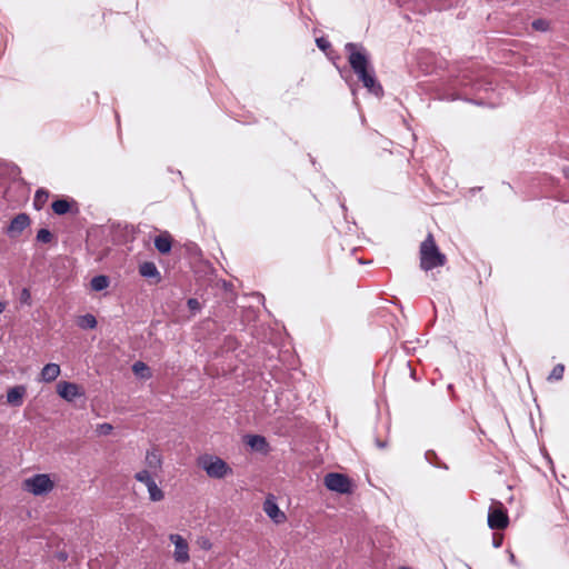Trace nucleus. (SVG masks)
I'll return each instance as SVG.
<instances>
[{"mask_svg":"<svg viewBox=\"0 0 569 569\" xmlns=\"http://www.w3.org/2000/svg\"><path fill=\"white\" fill-rule=\"evenodd\" d=\"M147 489L151 501H161L163 499V491L158 487L154 480L149 481Z\"/></svg>","mask_w":569,"mask_h":569,"instance_id":"19","label":"nucleus"},{"mask_svg":"<svg viewBox=\"0 0 569 569\" xmlns=\"http://www.w3.org/2000/svg\"><path fill=\"white\" fill-rule=\"evenodd\" d=\"M134 478L137 481L144 483L146 487L148 486L149 481L154 480L148 470H141L137 472L134 475Z\"/></svg>","mask_w":569,"mask_h":569,"instance_id":"26","label":"nucleus"},{"mask_svg":"<svg viewBox=\"0 0 569 569\" xmlns=\"http://www.w3.org/2000/svg\"><path fill=\"white\" fill-rule=\"evenodd\" d=\"M508 523V515L500 502H497L489 508L488 526L490 529H505Z\"/></svg>","mask_w":569,"mask_h":569,"instance_id":"6","label":"nucleus"},{"mask_svg":"<svg viewBox=\"0 0 569 569\" xmlns=\"http://www.w3.org/2000/svg\"><path fill=\"white\" fill-rule=\"evenodd\" d=\"M26 395L27 387L24 385L11 387L7 391V402L12 407H21Z\"/></svg>","mask_w":569,"mask_h":569,"instance_id":"11","label":"nucleus"},{"mask_svg":"<svg viewBox=\"0 0 569 569\" xmlns=\"http://www.w3.org/2000/svg\"><path fill=\"white\" fill-rule=\"evenodd\" d=\"M247 443L256 451L263 452L268 449V442L264 437L259 435L248 436Z\"/></svg>","mask_w":569,"mask_h":569,"instance_id":"16","label":"nucleus"},{"mask_svg":"<svg viewBox=\"0 0 569 569\" xmlns=\"http://www.w3.org/2000/svg\"><path fill=\"white\" fill-rule=\"evenodd\" d=\"M489 84H490V83H483V82H481V81H475V82L472 83V87L475 88V90H481V89H483V90H488V87H487V86H489Z\"/></svg>","mask_w":569,"mask_h":569,"instance_id":"33","label":"nucleus"},{"mask_svg":"<svg viewBox=\"0 0 569 569\" xmlns=\"http://www.w3.org/2000/svg\"><path fill=\"white\" fill-rule=\"evenodd\" d=\"M30 226V218L27 213L17 214L6 228V234L11 238H18Z\"/></svg>","mask_w":569,"mask_h":569,"instance_id":"8","label":"nucleus"},{"mask_svg":"<svg viewBox=\"0 0 569 569\" xmlns=\"http://www.w3.org/2000/svg\"><path fill=\"white\" fill-rule=\"evenodd\" d=\"M113 427L110 425V423H100L98 425L97 427V432L100 435V436H108L111 433Z\"/></svg>","mask_w":569,"mask_h":569,"instance_id":"28","label":"nucleus"},{"mask_svg":"<svg viewBox=\"0 0 569 569\" xmlns=\"http://www.w3.org/2000/svg\"><path fill=\"white\" fill-rule=\"evenodd\" d=\"M22 488L33 496H44L53 490L54 482L47 473H37L23 480Z\"/></svg>","mask_w":569,"mask_h":569,"instance_id":"3","label":"nucleus"},{"mask_svg":"<svg viewBox=\"0 0 569 569\" xmlns=\"http://www.w3.org/2000/svg\"><path fill=\"white\" fill-rule=\"evenodd\" d=\"M443 99L457 100V99H465V98L461 93H449V94L445 96Z\"/></svg>","mask_w":569,"mask_h":569,"instance_id":"34","label":"nucleus"},{"mask_svg":"<svg viewBox=\"0 0 569 569\" xmlns=\"http://www.w3.org/2000/svg\"><path fill=\"white\" fill-rule=\"evenodd\" d=\"M187 306L192 313H196L201 310V303L196 298H189L187 301Z\"/></svg>","mask_w":569,"mask_h":569,"instance_id":"27","label":"nucleus"},{"mask_svg":"<svg viewBox=\"0 0 569 569\" xmlns=\"http://www.w3.org/2000/svg\"><path fill=\"white\" fill-rule=\"evenodd\" d=\"M345 51L348 53V62L351 69L363 87L376 97H381L383 89L376 78L367 49L361 43L348 42L345 46Z\"/></svg>","mask_w":569,"mask_h":569,"instance_id":"1","label":"nucleus"},{"mask_svg":"<svg viewBox=\"0 0 569 569\" xmlns=\"http://www.w3.org/2000/svg\"><path fill=\"white\" fill-rule=\"evenodd\" d=\"M425 458H426V460H427L430 465H432V466H435V467H437V468L448 469V466H447V465H445V463H442V462H440V461H439L438 456H437V453H436L433 450H428V451L425 453Z\"/></svg>","mask_w":569,"mask_h":569,"instance_id":"22","label":"nucleus"},{"mask_svg":"<svg viewBox=\"0 0 569 569\" xmlns=\"http://www.w3.org/2000/svg\"><path fill=\"white\" fill-rule=\"evenodd\" d=\"M447 258L440 252L433 236L429 233L420 244V267L425 271L445 266Z\"/></svg>","mask_w":569,"mask_h":569,"instance_id":"2","label":"nucleus"},{"mask_svg":"<svg viewBox=\"0 0 569 569\" xmlns=\"http://www.w3.org/2000/svg\"><path fill=\"white\" fill-rule=\"evenodd\" d=\"M48 197V192L40 189L36 192V197H34V203H37L38 201H44Z\"/></svg>","mask_w":569,"mask_h":569,"instance_id":"30","label":"nucleus"},{"mask_svg":"<svg viewBox=\"0 0 569 569\" xmlns=\"http://www.w3.org/2000/svg\"><path fill=\"white\" fill-rule=\"evenodd\" d=\"M154 247L162 254L169 253L172 247L171 237L168 233L156 237Z\"/></svg>","mask_w":569,"mask_h":569,"instance_id":"15","label":"nucleus"},{"mask_svg":"<svg viewBox=\"0 0 569 569\" xmlns=\"http://www.w3.org/2000/svg\"><path fill=\"white\" fill-rule=\"evenodd\" d=\"M376 445L379 447V448H385L387 445L385 441H380V440H376Z\"/></svg>","mask_w":569,"mask_h":569,"instance_id":"38","label":"nucleus"},{"mask_svg":"<svg viewBox=\"0 0 569 569\" xmlns=\"http://www.w3.org/2000/svg\"><path fill=\"white\" fill-rule=\"evenodd\" d=\"M563 372H565V366L559 363V365H556L552 369V371L550 372L549 377H548V380H561L562 377H563Z\"/></svg>","mask_w":569,"mask_h":569,"instance_id":"25","label":"nucleus"},{"mask_svg":"<svg viewBox=\"0 0 569 569\" xmlns=\"http://www.w3.org/2000/svg\"><path fill=\"white\" fill-rule=\"evenodd\" d=\"M200 467L210 478L222 479L232 473V469L221 458L216 456H203L199 460Z\"/></svg>","mask_w":569,"mask_h":569,"instance_id":"4","label":"nucleus"},{"mask_svg":"<svg viewBox=\"0 0 569 569\" xmlns=\"http://www.w3.org/2000/svg\"><path fill=\"white\" fill-rule=\"evenodd\" d=\"M198 543L203 550H210L212 547V543L208 538L199 539Z\"/></svg>","mask_w":569,"mask_h":569,"instance_id":"32","label":"nucleus"},{"mask_svg":"<svg viewBox=\"0 0 569 569\" xmlns=\"http://www.w3.org/2000/svg\"><path fill=\"white\" fill-rule=\"evenodd\" d=\"M568 177H569V169H568Z\"/></svg>","mask_w":569,"mask_h":569,"instance_id":"40","label":"nucleus"},{"mask_svg":"<svg viewBox=\"0 0 569 569\" xmlns=\"http://www.w3.org/2000/svg\"><path fill=\"white\" fill-rule=\"evenodd\" d=\"M57 558L60 561H66L68 559V553L66 551H60L57 553Z\"/></svg>","mask_w":569,"mask_h":569,"instance_id":"35","label":"nucleus"},{"mask_svg":"<svg viewBox=\"0 0 569 569\" xmlns=\"http://www.w3.org/2000/svg\"><path fill=\"white\" fill-rule=\"evenodd\" d=\"M146 465L149 469L153 471L161 469L162 458L158 449L152 448L151 450L147 451Z\"/></svg>","mask_w":569,"mask_h":569,"instance_id":"14","label":"nucleus"},{"mask_svg":"<svg viewBox=\"0 0 569 569\" xmlns=\"http://www.w3.org/2000/svg\"><path fill=\"white\" fill-rule=\"evenodd\" d=\"M325 486L339 493H350L351 482L349 478L342 473L330 472L325 477Z\"/></svg>","mask_w":569,"mask_h":569,"instance_id":"5","label":"nucleus"},{"mask_svg":"<svg viewBox=\"0 0 569 569\" xmlns=\"http://www.w3.org/2000/svg\"><path fill=\"white\" fill-rule=\"evenodd\" d=\"M316 43L317 47L322 51H326L331 47L330 42L323 37L317 38Z\"/></svg>","mask_w":569,"mask_h":569,"instance_id":"29","label":"nucleus"},{"mask_svg":"<svg viewBox=\"0 0 569 569\" xmlns=\"http://www.w3.org/2000/svg\"><path fill=\"white\" fill-rule=\"evenodd\" d=\"M263 511L277 525L284 522L287 519L284 512L279 509L273 496H270L264 500Z\"/></svg>","mask_w":569,"mask_h":569,"instance_id":"10","label":"nucleus"},{"mask_svg":"<svg viewBox=\"0 0 569 569\" xmlns=\"http://www.w3.org/2000/svg\"><path fill=\"white\" fill-rule=\"evenodd\" d=\"M57 392L62 399L69 402L84 395L77 383L68 381H60L57 385Z\"/></svg>","mask_w":569,"mask_h":569,"instance_id":"9","label":"nucleus"},{"mask_svg":"<svg viewBox=\"0 0 569 569\" xmlns=\"http://www.w3.org/2000/svg\"><path fill=\"white\" fill-rule=\"evenodd\" d=\"M30 298V292L28 289H23L21 293L22 301H27Z\"/></svg>","mask_w":569,"mask_h":569,"instance_id":"36","label":"nucleus"},{"mask_svg":"<svg viewBox=\"0 0 569 569\" xmlns=\"http://www.w3.org/2000/svg\"><path fill=\"white\" fill-rule=\"evenodd\" d=\"M170 541L174 545L173 558L179 563H186L189 561V546L187 540L177 533H172L169 537Z\"/></svg>","mask_w":569,"mask_h":569,"instance_id":"7","label":"nucleus"},{"mask_svg":"<svg viewBox=\"0 0 569 569\" xmlns=\"http://www.w3.org/2000/svg\"><path fill=\"white\" fill-rule=\"evenodd\" d=\"M6 310V303L0 302V313H2Z\"/></svg>","mask_w":569,"mask_h":569,"instance_id":"39","label":"nucleus"},{"mask_svg":"<svg viewBox=\"0 0 569 569\" xmlns=\"http://www.w3.org/2000/svg\"><path fill=\"white\" fill-rule=\"evenodd\" d=\"M53 239V234L49 229L42 228L37 233V241L41 243H49Z\"/></svg>","mask_w":569,"mask_h":569,"instance_id":"23","label":"nucleus"},{"mask_svg":"<svg viewBox=\"0 0 569 569\" xmlns=\"http://www.w3.org/2000/svg\"><path fill=\"white\" fill-rule=\"evenodd\" d=\"M502 541H503V537L501 535L493 533V536H492V546L495 548H500L501 545H502Z\"/></svg>","mask_w":569,"mask_h":569,"instance_id":"31","label":"nucleus"},{"mask_svg":"<svg viewBox=\"0 0 569 569\" xmlns=\"http://www.w3.org/2000/svg\"><path fill=\"white\" fill-rule=\"evenodd\" d=\"M51 208L56 214H66L70 210V203L66 199H58L52 202Z\"/></svg>","mask_w":569,"mask_h":569,"instance_id":"20","label":"nucleus"},{"mask_svg":"<svg viewBox=\"0 0 569 569\" xmlns=\"http://www.w3.org/2000/svg\"><path fill=\"white\" fill-rule=\"evenodd\" d=\"M132 371L141 378H149L151 376L149 367L142 361L134 362L132 366Z\"/></svg>","mask_w":569,"mask_h":569,"instance_id":"21","label":"nucleus"},{"mask_svg":"<svg viewBox=\"0 0 569 569\" xmlns=\"http://www.w3.org/2000/svg\"><path fill=\"white\" fill-rule=\"evenodd\" d=\"M536 31L547 32L550 29V22L546 19H536L531 23Z\"/></svg>","mask_w":569,"mask_h":569,"instance_id":"24","label":"nucleus"},{"mask_svg":"<svg viewBox=\"0 0 569 569\" xmlns=\"http://www.w3.org/2000/svg\"><path fill=\"white\" fill-rule=\"evenodd\" d=\"M109 284L110 279L104 274L94 276L90 281V287L93 291H102L107 289Z\"/></svg>","mask_w":569,"mask_h":569,"instance_id":"17","label":"nucleus"},{"mask_svg":"<svg viewBox=\"0 0 569 569\" xmlns=\"http://www.w3.org/2000/svg\"><path fill=\"white\" fill-rule=\"evenodd\" d=\"M509 560H510V562H511V563H513V565H516V563H517V561H516V557H515V555H513L511 551H509Z\"/></svg>","mask_w":569,"mask_h":569,"instance_id":"37","label":"nucleus"},{"mask_svg":"<svg viewBox=\"0 0 569 569\" xmlns=\"http://www.w3.org/2000/svg\"><path fill=\"white\" fill-rule=\"evenodd\" d=\"M139 273L147 279H154V282L158 283L161 281V274L154 264V262L146 261L139 266Z\"/></svg>","mask_w":569,"mask_h":569,"instance_id":"13","label":"nucleus"},{"mask_svg":"<svg viewBox=\"0 0 569 569\" xmlns=\"http://www.w3.org/2000/svg\"><path fill=\"white\" fill-rule=\"evenodd\" d=\"M77 325L83 330L94 329L97 327V319L93 315L87 313L78 318Z\"/></svg>","mask_w":569,"mask_h":569,"instance_id":"18","label":"nucleus"},{"mask_svg":"<svg viewBox=\"0 0 569 569\" xmlns=\"http://www.w3.org/2000/svg\"><path fill=\"white\" fill-rule=\"evenodd\" d=\"M61 372L60 366L54 362L47 363L40 375H39V381L41 382H52L54 381Z\"/></svg>","mask_w":569,"mask_h":569,"instance_id":"12","label":"nucleus"}]
</instances>
